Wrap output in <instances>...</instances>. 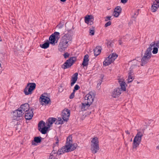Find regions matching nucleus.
<instances>
[{
	"mask_svg": "<svg viewBox=\"0 0 159 159\" xmlns=\"http://www.w3.org/2000/svg\"><path fill=\"white\" fill-rule=\"evenodd\" d=\"M68 33L65 34L60 40L58 45V50L61 52L65 51L69 45V43L72 39L73 30L71 29H67Z\"/></svg>",
	"mask_w": 159,
	"mask_h": 159,
	"instance_id": "obj_1",
	"label": "nucleus"
},
{
	"mask_svg": "<svg viewBox=\"0 0 159 159\" xmlns=\"http://www.w3.org/2000/svg\"><path fill=\"white\" fill-rule=\"evenodd\" d=\"M95 94L94 92L91 91L84 97L83 102L82 103L81 109L82 111L86 110L92 104Z\"/></svg>",
	"mask_w": 159,
	"mask_h": 159,
	"instance_id": "obj_2",
	"label": "nucleus"
},
{
	"mask_svg": "<svg viewBox=\"0 0 159 159\" xmlns=\"http://www.w3.org/2000/svg\"><path fill=\"white\" fill-rule=\"evenodd\" d=\"M119 82L120 86V88H117L114 89L111 93V96L114 98H116L119 97L121 93L122 90L125 91L126 90L125 86V83L123 81L119 80Z\"/></svg>",
	"mask_w": 159,
	"mask_h": 159,
	"instance_id": "obj_3",
	"label": "nucleus"
},
{
	"mask_svg": "<svg viewBox=\"0 0 159 159\" xmlns=\"http://www.w3.org/2000/svg\"><path fill=\"white\" fill-rule=\"evenodd\" d=\"M152 50L151 47H148L146 51L141 60V65L142 66L145 65L149 62L152 56Z\"/></svg>",
	"mask_w": 159,
	"mask_h": 159,
	"instance_id": "obj_4",
	"label": "nucleus"
},
{
	"mask_svg": "<svg viewBox=\"0 0 159 159\" xmlns=\"http://www.w3.org/2000/svg\"><path fill=\"white\" fill-rule=\"evenodd\" d=\"M91 144L90 150L93 153H96L98 152L99 149V141L97 137L93 138Z\"/></svg>",
	"mask_w": 159,
	"mask_h": 159,
	"instance_id": "obj_5",
	"label": "nucleus"
},
{
	"mask_svg": "<svg viewBox=\"0 0 159 159\" xmlns=\"http://www.w3.org/2000/svg\"><path fill=\"white\" fill-rule=\"evenodd\" d=\"M143 136L142 133L141 132H139L136 134L133 140V149H136L139 146L142 137Z\"/></svg>",
	"mask_w": 159,
	"mask_h": 159,
	"instance_id": "obj_6",
	"label": "nucleus"
},
{
	"mask_svg": "<svg viewBox=\"0 0 159 159\" xmlns=\"http://www.w3.org/2000/svg\"><path fill=\"white\" fill-rule=\"evenodd\" d=\"M36 87V84L35 83H28L24 89V92L25 95H27L31 94Z\"/></svg>",
	"mask_w": 159,
	"mask_h": 159,
	"instance_id": "obj_7",
	"label": "nucleus"
},
{
	"mask_svg": "<svg viewBox=\"0 0 159 159\" xmlns=\"http://www.w3.org/2000/svg\"><path fill=\"white\" fill-rule=\"evenodd\" d=\"M60 38V33L57 32H55L50 36L48 41L50 44L54 45L56 43H57Z\"/></svg>",
	"mask_w": 159,
	"mask_h": 159,
	"instance_id": "obj_8",
	"label": "nucleus"
},
{
	"mask_svg": "<svg viewBox=\"0 0 159 159\" xmlns=\"http://www.w3.org/2000/svg\"><path fill=\"white\" fill-rule=\"evenodd\" d=\"M117 56L118 55L115 53L110 54L103 61V66H108L114 61Z\"/></svg>",
	"mask_w": 159,
	"mask_h": 159,
	"instance_id": "obj_9",
	"label": "nucleus"
},
{
	"mask_svg": "<svg viewBox=\"0 0 159 159\" xmlns=\"http://www.w3.org/2000/svg\"><path fill=\"white\" fill-rule=\"evenodd\" d=\"M38 129L43 134H46L48 131V127L45 125V123L43 120L40 121L38 124Z\"/></svg>",
	"mask_w": 159,
	"mask_h": 159,
	"instance_id": "obj_10",
	"label": "nucleus"
},
{
	"mask_svg": "<svg viewBox=\"0 0 159 159\" xmlns=\"http://www.w3.org/2000/svg\"><path fill=\"white\" fill-rule=\"evenodd\" d=\"M75 61V57H70L69 59L67 60L64 64L62 65V68L64 69L69 68L73 65Z\"/></svg>",
	"mask_w": 159,
	"mask_h": 159,
	"instance_id": "obj_11",
	"label": "nucleus"
},
{
	"mask_svg": "<svg viewBox=\"0 0 159 159\" xmlns=\"http://www.w3.org/2000/svg\"><path fill=\"white\" fill-rule=\"evenodd\" d=\"M70 114V111L68 109H65L62 112V118L64 121H67Z\"/></svg>",
	"mask_w": 159,
	"mask_h": 159,
	"instance_id": "obj_12",
	"label": "nucleus"
},
{
	"mask_svg": "<svg viewBox=\"0 0 159 159\" xmlns=\"http://www.w3.org/2000/svg\"><path fill=\"white\" fill-rule=\"evenodd\" d=\"M39 101L41 102V104L43 105L44 103L46 104H48L50 103H51V101L50 98L43 94H42L40 96L39 99Z\"/></svg>",
	"mask_w": 159,
	"mask_h": 159,
	"instance_id": "obj_13",
	"label": "nucleus"
},
{
	"mask_svg": "<svg viewBox=\"0 0 159 159\" xmlns=\"http://www.w3.org/2000/svg\"><path fill=\"white\" fill-rule=\"evenodd\" d=\"M153 4L151 10L153 12H155L159 7V0H152Z\"/></svg>",
	"mask_w": 159,
	"mask_h": 159,
	"instance_id": "obj_14",
	"label": "nucleus"
},
{
	"mask_svg": "<svg viewBox=\"0 0 159 159\" xmlns=\"http://www.w3.org/2000/svg\"><path fill=\"white\" fill-rule=\"evenodd\" d=\"M33 110L34 108H32L30 111L28 112L24 113H25V117L26 120H30L32 119L33 116Z\"/></svg>",
	"mask_w": 159,
	"mask_h": 159,
	"instance_id": "obj_15",
	"label": "nucleus"
},
{
	"mask_svg": "<svg viewBox=\"0 0 159 159\" xmlns=\"http://www.w3.org/2000/svg\"><path fill=\"white\" fill-rule=\"evenodd\" d=\"M93 20V17L92 15H87L85 17V22L88 24L90 23V25H92Z\"/></svg>",
	"mask_w": 159,
	"mask_h": 159,
	"instance_id": "obj_16",
	"label": "nucleus"
},
{
	"mask_svg": "<svg viewBox=\"0 0 159 159\" xmlns=\"http://www.w3.org/2000/svg\"><path fill=\"white\" fill-rule=\"evenodd\" d=\"M20 108L24 113L29 112L30 110V109L29 105L28 103H25L21 105Z\"/></svg>",
	"mask_w": 159,
	"mask_h": 159,
	"instance_id": "obj_17",
	"label": "nucleus"
},
{
	"mask_svg": "<svg viewBox=\"0 0 159 159\" xmlns=\"http://www.w3.org/2000/svg\"><path fill=\"white\" fill-rule=\"evenodd\" d=\"M78 73L77 72L75 73L72 75L70 80V85L71 86H73L76 82L78 79Z\"/></svg>",
	"mask_w": 159,
	"mask_h": 159,
	"instance_id": "obj_18",
	"label": "nucleus"
},
{
	"mask_svg": "<svg viewBox=\"0 0 159 159\" xmlns=\"http://www.w3.org/2000/svg\"><path fill=\"white\" fill-rule=\"evenodd\" d=\"M42 138L40 136L35 137L32 142V145H37V143H40L42 141Z\"/></svg>",
	"mask_w": 159,
	"mask_h": 159,
	"instance_id": "obj_19",
	"label": "nucleus"
},
{
	"mask_svg": "<svg viewBox=\"0 0 159 159\" xmlns=\"http://www.w3.org/2000/svg\"><path fill=\"white\" fill-rule=\"evenodd\" d=\"M56 120V118L54 117H50L47 120L46 124H47V127H48V129L50 127V125L52 124Z\"/></svg>",
	"mask_w": 159,
	"mask_h": 159,
	"instance_id": "obj_20",
	"label": "nucleus"
},
{
	"mask_svg": "<svg viewBox=\"0 0 159 159\" xmlns=\"http://www.w3.org/2000/svg\"><path fill=\"white\" fill-rule=\"evenodd\" d=\"M121 11V8L120 7L117 6L113 12L114 16L116 17L119 16Z\"/></svg>",
	"mask_w": 159,
	"mask_h": 159,
	"instance_id": "obj_21",
	"label": "nucleus"
},
{
	"mask_svg": "<svg viewBox=\"0 0 159 159\" xmlns=\"http://www.w3.org/2000/svg\"><path fill=\"white\" fill-rule=\"evenodd\" d=\"M76 144H72V143L70 144L69 146H67L66 147L67 148V152H69L75 150L76 149Z\"/></svg>",
	"mask_w": 159,
	"mask_h": 159,
	"instance_id": "obj_22",
	"label": "nucleus"
},
{
	"mask_svg": "<svg viewBox=\"0 0 159 159\" xmlns=\"http://www.w3.org/2000/svg\"><path fill=\"white\" fill-rule=\"evenodd\" d=\"M89 56L88 55H85L83 61L82 63V65L83 67L86 66L88 64V62L89 61Z\"/></svg>",
	"mask_w": 159,
	"mask_h": 159,
	"instance_id": "obj_23",
	"label": "nucleus"
},
{
	"mask_svg": "<svg viewBox=\"0 0 159 159\" xmlns=\"http://www.w3.org/2000/svg\"><path fill=\"white\" fill-rule=\"evenodd\" d=\"M93 51L94 55L96 57L100 53L101 51V47L97 46L94 49Z\"/></svg>",
	"mask_w": 159,
	"mask_h": 159,
	"instance_id": "obj_24",
	"label": "nucleus"
},
{
	"mask_svg": "<svg viewBox=\"0 0 159 159\" xmlns=\"http://www.w3.org/2000/svg\"><path fill=\"white\" fill-rule=\"evenodd\" d=\"M72 136L71 135H70L67 138L66 145H65V147L69 146L70 145V144H72Z\"/></svg>",
	"mask_w": 159,
	"mask_h": 159,
	"instance_id": "obj_25",
	"label": "nucleus"
},
{
	"mask_svg": "<svg viewBox=\"0 0 159 159\" xmlns=\"http://www.w3.org/2000/svg\"><path fill=\"white\" fill-rule=\"evenodd\" d=\"M50 44L48 40H47L46 42H45L43 44H40V46L43 48L46 49L49 47Z\"/></svg>",
	"mask_w": 159,
	"mask_h": 159,
	"instance_id": "obj_26",
	"label": "nucleus"
},
{
	"mask_svg": "<svg viewBox=\"0 0 159 159\" xmlns=\"http://www.w3.org/2000/svg\"><path fill=\"white\" fill-rule=\"evenodd\" d=\"M155 45H154V44L153 45H150V46L149 47H151L152 48V49H153V50L152 51V53L154 54H156L158 52V48L157 47L155 46Z\"/></svg>",
	"mask_w": 159,
	"mask_h": 159,
	"instance_id": "obj_27",
	"label": "nucleus"
},
{
	"mask_svg": "<svg viewBox=\"0 0 159 159\" xmlns=\"http://www.w3.org/2000/svg\"><path fill=\"white\" fill-rule=\"evenodd\" d=\"M132 72L131 71L129 72L128 73V78L127 79L128 83H130L132 81L133 78L132 75Z\"/></svg>",
	"mask_w": 159,
	"mask_h": 159,
	"instance_id": "obj_28",
	"label": "nucleus"
},
{
	"mask_svg": "<svg viewBox=\"0 0 159 159\" xmlns=\"http://www.w3.org/2000/svg\"><path fill=\"white\" fill-rule=\"evenodd\" d=\"M18 111H17L18 113L17 115L18 116V117H20L22 116V115L24 114V113L22 110L21 108H19L17 110Z\"/></svg>",
	"mask_w": 159,
	"mask_h": 159,
	"instance_id": "obj_29",
	"label": "nucleus"
},
{
	"mask_svg": "<svg viewBox=\"0 0 159 159\" xmlns=\"http://www.w3.org/2000/svg\"><path fill=\"white\" fill-rule=\"evenodd\" d=\"M67 148L65 147V146L62 147L60 149V150H61V152L59 153V154H62L64 153L65 152H67Z\"/></svg>",
	"mask_w": 159,
	"mask_h": 159,
	"instance_id": "obj_30",
	"label": "nucleus"
},
{
	"mask_svg": "<svg viewBox=\"0 0 159 159\" xmlns=\"http://www.w3.org/2000/svg\"><path fill=\"white\" fill-rule=\"evenodd\" d=\"M63 120H62L61 117L58 118V120L56 121L55 124L56 125L62 124L64 123Z\"/></svg>",
	"mask_w": 159,
	"mask_h": 159,
	"instance_id": "obj_31",
	"label": "nucleus"
},
{
	"mask_svg": "<svg viewBox=\"0 0 159 159\" xmlns=\"http://www.w3.org/2000/svg\"><path fill=\"white\" fill-rule=\"evenodd\" d=\"M89 34L90 35L93 36L94 34V28L92 27L89 30Z\"/></svg>",
	"mask_w": 159,
	"mask_h": 159,
	"instance_id": "obj_32",
	"label": "nucleus"
},
{
	"mask_svg": "<svg viewBox=\"0 0 159 159\" xmlns=\"http://www.w3.org/2000/svg\"><path fill=\"white\" fill-rule=\"evenodd\" d=\"M17 111H18L16 110L13 112V117L14 119H17V118H18V116L17 115L18 112Z\"/></svg>",
	"mask_w": 159,
	"mask_h": 159,
	"instance_id": "obj_33",
	"label": "nucleus"
},
{
	"mask_svg": "<svg viewBox=\"0 0 159 159\" xmlns=\"http://www.w3.org/2000/svg\"><path fill=\"white\" fill-rule=\"evenodd\" d=\"M101 79L100 80H99L98 83L97 85V87L98 88L101 85L102 82V80L103 79V75H101Z\"/></svg>",
	"mask_w": 159,
	"mask_h": 159,
	"instance_id": "obj_34",
	"label": "nucleus"
},
{
	"mask_svg": "<svg viewBox=\"0 0 159 159\" xmlns=\"http://www.w3.org/2000/svg\"><path fill=\"white\" fill-rule=\"evenodd\" d=\"M80 89V86L79 85L76 84L74 87L73 91L75 92L76 91Z\"/></svg>",
	"mask_w": 159,
	"mask_h": 159,
	"instance_id": "obj_35",
	"label": "nucleus"
},
{
	"mask_svg": "<svg viewBox=\"0 0 159 159\" xmlns=\"http://www.w3.org/2000/svg\"><path fill=\"white\" fill-rule=\"evenodd\" d=\"M70 56V54L67 52H65L63 54V56L66 59L68 57Z\"/></svg>",
	"mask_w": 159,
	"mask_h": 159,
	"instance_id": "obj_36",
	"label": "nucleus"
},
{
	"mask_svg": "<svg viewBox=\"0 0 159 159\" xmlns=\"http://www.w3.org/2000/svg\"><path fill=\"white\" fill-rule=\"evenodd\" d=\"M75 92L73 91V92L71 94L69 98L70 99L73 98L75 96Z\"/></svg>",
	"mask_w": 159,
	"mask_h": 159,
	"instance_id": "obj_37",
	"label": "nucleus"
},
{
	"mask_svg": "<svg viewBox=\"0 0 159 159\" xmlns=\"http://www.w3.org/2000/svg\"><path fill=\"white\" fill-rule=\"evenodd\" d=\"M59 142H56L55 143H54L53 146V148L54 149L56 147H58Z\"/></svg>",
	"mask_w": 159,
	"mask_h": 159,
	"instance_id": "obj_38",
	"label": "nucleus"
},
{
	"mask_svg": "<svg viewBox=\"0 0 159 159\" xmlns=\"http://www.w3.org/2000/svg\"><path fill=\"white\" fill-rule=\"evenodd\" d=\"M111 22L110 21H109L107 23L105 24V27H107L110 25H111Z\"/></svg>",
	"mask_w": 159,
	"mask_h": 159,
	"instance_id": "obj_39",
	"label": "nucleus"
},
{
	"mask_svg": "<svg viewBox=\"0 0 159 159\" xmlns=\"http://www.w3.org/2000/svg\"><path fill=\"white\" fill-rule=\"evenodd\" d=\"M63 90V89L62 88V86H60L58 87V92L60 93H61L62 92Z\"/></svg>",
	"mask_w": 159,
	"mask_h": 159,
	"instance_id": "obj_40",
	"label": "nucleus"
},
{
	"mask_svg": "<svg viewBox=\"0 0 159 159\" xmlns=\"http://www.w3.org/2000/svg\"><path fill=\"white\" fill-rule=\"evenodd\" d=\"M111 16H106V17H105V21H107L108 20H111Z\"/></svg>",
	"mask_w": 159,
	"mask_h": 159,
	"instance_id": "obj_41",
	"label": "nucleus"
},
{
	"mask_svg": "<svg viewBox=\"0 0 159 159\" xmlns=\"http://www.w3.org/2000/svg\"><path fill=\"white\" fill-rule=\"evenodd\" d=\"M154 45H155V46L158 48H159V40L157 41V42L156 43H154Z\"/></svg>",
	"mask_w": 159,
	"mask_h": 159,
	"instance_id": "obj_42",
	"label": "nucleus"
},
{
	"mask_svg": "<svg viewBox=\"0 0 159 159\" xmlns=\"http://www.w3.org/2000/svg\"><path fill=\"white\" fill-rule=\"evenodd\" d=\"M54 149H55V148L54 149H53V151H52V153H53L54 154L57 153V151L56 150H55Z\"/></svg>",
	"mask_w": 159,
	"mask_h": 159,
	"instance_id": "obj_43",
	"label": "nucleus"
},
{
	"mask_svg": "<svg viewBox=\"0 0 159 159\" xmlns=\"http://www.w3.org/2000/svg\"><path fill=\"white\" fill-rule=\"evenodd\" d=\"M128 0H121V1L122 3H125L127 2Z\"/></svg>",
	"mask_w": 159,
	"mask_h": 159,
	"instance_id": "obj_44",
	"label": "nucleus"
},
{
	"mask_svg": "<svg viewBox=\"0 0 159 159\" xmlns=\"http://www.w3.org/2000/svg\"><path fill=\"white\" fill-rule=\"evenodd\" d=\"M60 152H61V150H60V149H59L58 151L57 152V154L58 155H60L61 154H59V153Z\"/></svg>",
	"mask_w": 159,
	"mask_h": 159,
	"instance_id": "obj_45",
	"label": "nucleus"
},
{
	"mask_svg": "<svg viewBox=\"0 0 159 159\" xmlns=\"http://www.w3.org/2000/svg\"><path fill=\"white\" fill-rule=\"evenodd\" d=\"M52 156V155H51L49 156V158L48 159H54V158H53Z\"/></svg>",
	"mask_w": 159,
	"mask_h": 159,
	"instance_id": "obj_46",
	"label": "nucleus"
},
{
	"mask_svg": "<svg viewBox=\"0 0 159 159\" xmlns=\"http://www.w3.org/2000/svg\"><path fill=\"white\" fill-rule=\"evenodd\" d=\"M56 142H59V140L58 137H56Z\"/></svg>",
	"mask_w": 159,
	"mask_h": 159,
	"instance_id": "obj_47",
	"label": "nucleus"
},
{
	"mask_svg": "<svg viewBox=\"0 0 159 159\" xmlns=\"http://www.w3.org/2000/svg\"><path fill=\"white\" fill-rule=\"evenodd\" d=\"M125 132L127 134H130V132H129L128 130L126 131Z\"/></svg>",
	"mask_w": 159,
	"mask_h": 159,
	"instance_id": "obj_48",
	"label": "nucleus"
},
{
	"mask_svg": "<svg viewBox=\"0 0 159 159\" xmlns=\"http://www.w3.org/2000/svg\"><path fill=\"white\" fill-rule=\"evenodd\" d=\"M122 43V42L120 40L119 41V44L120 45H121Z\"/></svg>",
	"mask_w": 159,
	"mask_h": 159,
	"instance_id": "obj_49",
	"label": "nucleus"
},
{
	"mask_svg": "<svg viewBox=\"0 0 159 159\" xmlns=\"http://www.w3.org/2000/svg\"><path fill=\"white\" fill-rule=\"evenodd\" d=\"M60 1L62 2H64L66 1V0H60Z\"/></svg>",
	"mask_w": 159,
	"mask_h": 159,
	"instance_id": "obj_50",
	"label": "nucleus"
},
{
	"mask_svg": "<svg viewBox=\"0 0 159 159\" xmlns=\"http://www.w3.org/2000/svg\"><path fill=\"white\" fill-rule=\"evenodd\" d=\"M157 149H159V146H157Z\"/></svg>",
	"mask_w": 159,
	"mask_h": 159,
	"instance_id": "obj_51",
	"label": "nucleus"
},
{
	"mask_svg": "<svg viewBox=\"0 0 159 159\" xmlns=\"http://www.w3.org/2000/svg\"><path fill=\"white\" fill-rule=\"evenodd\" d=\"M1 63H0V67H1ZM1 72L0 71V74L1 73Z\"/></svg>",
	"mask_w": 159,
	"mask_h": 159,
	"instance_id": "obj_52",
	"label": "nucleus"
},
{
	"mask_svg": "<svg viewBox=\"0 0 159 159\" xmlns=\"http://www.w3.org/2000/svg\"><path fill=\"white\" fill-rule=\"evenodd\" d=\"M133 16V17H134V18H136V16Z\"/></svg>",
	"mask_w": 159,
	"mask_h": 159,
	"instance_id": "obj_53",
	"label": "nucleus"
},
{
	"mask_svg": "<svg viewBox=\"0 0 159 159\" xmlns=\"http://www.w3.org/2000/svg\"><path fill=\"white\" fill-rule=\"evenodd\" d=\"M16 130L18 129V128H17V127H16Z\"/></svg>",
	"mask_w": 159,
	"mask_h": 159,
	"instance_id": "obj_54",
	"label": "nucleus"
},
{
	"mask_svg": "<svg viewBox=\"0 0 159 159\" xmlns=\"http://www.w3.org/2000/svg\"><path fill=\"white\" fill-rule=\"evenodd\" d=\"M71 26H72V27H73V25H71Z\"/></svg>",
	"mask_w": 159,
	"mask_h": 159,
	"instance_id": "obj_55",
	"label": "nucleus"
},
{
	"mask_svg": "<svg viewBox=\"0 0 159 159\" xmlns=\"http://www.w3.org/2000/svg\"><path fill=\"white\" fill-rule=\"evenodd\" d=\"M132 141V139H131L130 140V141Z\"/></svg>",
	"mask_w": 159,
	"mask_h": 159,
	"instance_id": "obj_56",
	"label": "nucleus"
},
{
	"mask_svg": "<svg viewBox=\"0 0 159 159\" xmlns=\"http://www.w3.org/2000/svg\"><path fill=\"white\" fill-rule=\"evenodd\" d=\"M138 13L136 14V16H135L136 17L138 15Z\"/></svg>",
	"mask_w": 159,
	"mask_h": 159,
	"instance_id": "obj_57",
	"label": "nucleus"
}]
</instances>
